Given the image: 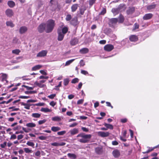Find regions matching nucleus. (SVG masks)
<instances>
[{"label": "nucleus", "instance_id": "1", "mask_svg": "<svg viewBox=\"0 0 159 159\" xmlns=\"http://www.w3.org/2000/svg\"><path fill=\"white\" fill-rule=\"evenodd\" d=\"M90 134H85L84 133L78 134L77 137L78 138V141L81 143H86L88 142L91 137Z\"/></svg>", "mask_w": 159, "mask_h": 159}, {"label": "nucleus", "instance_id": "2", "mask_svg": "<svg viewBox=\"0 0 159 159\" xmlns=\"http://www.w3.org/2000/svg\"><path fill=\"white\" fill-rule=\"evenodd\" d=\"M45 25V32L47 33H50L53 30L55 25V21L52 20H49L47 21Z\"/></svg>", "mask_w": 159, "mask_h": 159}, {"label": "nucleus", "instance_id": "3", "mask_svg": "<svg viewBox=\"0 0 159 159\" xmlns=\"http://www.w3.org/2000/svg\"><path fill=\"white\" fill-rule=\"evenodd\" d=\"M118 22V20L117 18H111L109 20V25L111 27L115 28Z\"/></svg>", "mask_w": 159, "mask_h": 159}, {"label": "nucleus", "instance_id": "4", "mask_svg": "<svg viewBox=\"0 0 159 159\" xmlns=\"http://www.w3.org/2000/svg\"><path fill=\"white\" fill-rule=\"evenodd\" d=\"M5 14L8 17H11L14 15V13L13 10L10 9H8L5 12Z\"/></svg>", "mask_w": 159, "mask_h": 159}, {"label": "nucleus", "instance_id": "5", "mask_svg": "<svg viewBox=\"0 0 159 159\" xmlns=\"http://www.w3.org/2000/svg\"><path fill=\"white\" fill-rule=\"evenodd\" d=\"M48 52L47 50H43L39 52L37 55L38 57H44L46 56Z\"/></svg>", "mask_w": 159, "mask_h": 159}, {"label": "nucleus", "instance_id": "6", "mask_svg": "<svg viewBox=\"0 0 159 159\" xmlns=\"http://www.w3.org/2000/svg\"><path fill=\"white\" fill-rule=\"evenodd\" d=\"M46 25L45 24L42 23L39 25L38 28L39 31L40 33L43 32L44 30L45 31Z\"/></svg>", "mask_w": 159, "mask_h": 159}, {"label": "nucleus", "instance_id": "7", "mask_svg": "<svg viewBox=\"0 0 159 159\" xmlns=\"http://www.w3.org/2000/svg\"><path fill=\"white\" fill-rule=\"evenodd\" d=\"M98 136H101L102 137H105L108 136L110 133L108 132H104L102 131H99L98 132Z\"/></svg>", "mask_w": 159, "mask_h": 159}, {"label": "nucleus", "instance_id": "8", "mask_svg": "<svg viewBox=\"0 0 159 159\" xmlns=\"http://www.w3.org/2000/svg\"><path fill=\"white\" fill-rule=\"evenodd\" d=\"M113 46L110 44H107L104 47V50L108 52L111 51L113 49Z\"/></svg>", "mask_w": 159, "mask_h": 159}, {"label": "nucleus", "instance_id": "9", "mask_svg": "<svg viewBox=\"0 0 159 159\" xmlns=\"http://www.w3.org/2000/svg\"><path fill=\"white\" fill-rule=\"evenodd\" d=\"M57 33L58 34L57 39L58 41H61L63 39L65 34L61 32V30H58Z\"/></svg>", "mask_w": 159, "mask_h": 159}, {"label": "nucleus", "instance_id": "10", "mask_svg": "<svg viewBox=\"0 0 159 159\" xmlns=\"http://www.w3.org/2000/svg\"><path fill=\"white\" fill-rule=\"evenodd\" d=\"M28 30L27 27L25 26L21 27L19 29V33L21 34H23L27 32Z\"/></svg>", "mask_w": 159, "mask_h": 159}, {"label": "nucleus", "instance_id": "11", "mask_svg": "<svg viewBox=\"0 0 159 159\" xmlns=\"http://www.w3.org/2000/svg\"><path fill=\"white\" fill-rule=\"evenodd\" d=\"M152 16L153 14L152 13L146 14L143 16V19L144 20H149L152 18Z\"/></svg>", "mask_w": 159, "mask_h": 159}, {"label": "nucleus", "instance_id": "12", "mask_svg": "<svg viewBox=\"0 0 159 159\" xmlns=\"http://www.w3.org/2000/svg\"><path fill=\"white\" fill-rule=\"evenodd\" d=\"M112 154L115 158H117L120 156V153L118 150L115 149L112 152Z\"/></svg>", "mask_w": 159, "mask_h": 159}, {"label": "nucleus", "instance_id": "13", "mask_svg": "<svg viewBox=\"0 0 159 159\" xmlns=\"http://www.w3.org/2000/svg\"><path fill=\"white\" fill-rule=\"evenodd\" d=\"M69 132L70 133L71 135H73L78 133L79 132V130L77 129L74 128L73 129L70 130Z\"/></svg>", "mask_w": 159, "mask_h": 159}, {"label": "nucleus", "instance_id": "14", "mask_svg": "<svg viewBox=\"0 0 159 159\" xmlns=\"http://www.w3.org/2000/svg\"><path fill=\"white\" fill-rule=\"evenodd\" d=\"M1 76L0 77V79L2 81H7V75L6 74L2 73Z\"/></svg>", "mask_w": 159, "mask_h": 159}, {"label": "nucleus", "instance_id": "15", "mask_svg": "<svg viewBox=\"0 0 159 159\" xmlns=\"http://www.w3.org/2000/svg\"><path fill=\"white\" fill-rule=\"evenodd\" d=\"M129 39L131 41L135 42L138 40V38L135 35H132L130 37Z\"/></svg>", "mask_w": 159, "mask_h": 159}, {"label": "nucleus", "instance_id": "16", "mask_svg": "<svg viewBox=\"0 0 159 159\" xmlns=\"http://www.w3.org/2000/svg\"><path fill=\"white\" fill-rule=\"evenodd\" d=\"M52 120L55 121H60L61 120V117L58 116L52 117Z\"/></svg>", "mask_w": 159, "mask_h": 159}, {"label": "nucleus", "instance_id": "17", "mask_svg": "<svg viewBox=\"0 0 159 159\" xmlns=\"http://www.w3.org/2000/svg\"><path fill=\"white\" fill-rule=\"evenodd\" d=\"M7 4L11 8H12L15 6V3L12 1H8L7 2Z\"/></svg>", "mask_w": 159, "mask_h": 159}, {"label": "nucleus", "instance_id": "18", "mask_svg": "<svg viewBox=\"0 0 159 159\" xmlns=\"http://www.w3.org/2000/svg\"><path fill=\"white\" fill-rule=\"evenodd\" d=\"M21 105L24 106V108L28 110L30 109V106H31V105L29 104L25 103L23 102H21Z\"/></svg>", "mask_w": 159, "mask_h": 159}, {"label": "nucleus", "instance_id": "19", "mask_svg": "<svg viewBox=\"0 0 159 159\" xmlns=\"http://www.w3.org/2000/svg\"><path fill=\"white\" fill-rule=\"evenodd\" d=\"M80 52L81 53L85 54L88 52L89 49L87 48H84L80 49Z\"/></svg>", "mask_w": 159, "mask_h": 159}, {"label": "nucleus", "instance_id": "20", "mask_svg": "<svg viewBox=\"0 0 159 159\" xmlns=\"http://www.w3.org/2000/svg\"><path fill=\"white\" fill-rule=\"evenodd\" d=\"M78 40L75 38L71 40L70 42V44L72 45H75L78 43Z\"/></svg>", "mask_w": 159, "mask_h": 159}, {"label": "nucleus", "instance_id": "21", "mask_svg": "<svg viewBox=\"0 0 159 159\" xmlns=\"http://www.w3.org/2000/svg\"><path fill=\"white\" fill-rule=\"evenodd\" d=\"M42 66L40 65H37L32 67V71H35L40 69L42 67Z\"/></svg>", "mask_w": 159, "mask_h": 159}, {"label": "nucleus", "instance_id": "22", "mask_svg": "<svg viewBox=\"0 0 159 159\" xmlns=\"http://www.w3.org/2000/svg\"><path fill=\"white\" fill-rule=\"evenodd\" d=\"M156 6V4L154 3L148 5L147 7V9L148 10H150L155 8Z\"/></svg>", "mask_w": 159, "mask_h": 159}, {"label": "nucleus", "instance_id": "23", "mask_svg": "<svg viewBox=\"0 0 159 159\" xmlns=\"http://www.w3.org/2000/svg\"><path fill=\"white\" fill-rule=\"evenodd\" d=\"M61 130V128L58 126H52L51 128V130L54 132H57Z\"/></svg>", "mask_w": 159, "mask_h": 159}, {"label": "nucleus", "instance_id": "24", "mask_svg": "<svg viewBox=\"0 0 159 159\" xmlns=\"http://www.w3.org/2000/svg\"><path fill=\"white\" fill-rule=\"evenodd\" d=\"M26 126L28 127L33 128L36 126V124L33 122L29 123L26 124Z\"/></svg>", "mask_w": 159, "mask_h": 159}, {"label": "nucleus", "instance_id": "25", "mask_svg": "<svg viewBox=\"0 0 159 159\" xmlns=\"http://www.w3.org/2000/svg\"><path fill=\"white\" fill-rule=\"evenodd\" d=\"M134 11V7L129 8L127 11V13L128 15L131 14L133 13Z\"/></svg>", "mask_w": 159, "mask_h": 159}, {"label": "nucleus", "instance_id": "26", "mask_svg": "<svg viewBox=\"0 0 159 159\" xmlns=\"http://www.w3.org/2000/svg\"><path fill=\"white\" fill-rule=\"evenodd\" d=\"M6 25L8 26H10L11 27H13L14 26V25L11 21H7L6 22Z\"/></svg>", "mask_w": 159, "mask_h": 159}, {"label": "nucleus", "instance_id": "27", "mask_svg": "<svg viewBox=\"0 0 159 159\" xmlns=\"http://www.w3.org/2000/svg\"><path fill=\"white\" fill-rule=\"evenodd\" d=\"M78 5L77 4H74L71 7V11L72 12H74L76 11L78 8Z\"/></svg>", "mask_w": 159, "mask_h": 159}, {"label": "nucleus", "instance_id": "28", "mask_svg": "<svg viewBox=\"0 0 159 159\" xmlns=\"http://www.w3.org/2000/svg\"><path fill=\"white\" fill-rule=\"evenodd\" d=\"M104 126L107 127V129H113V125L111 124H107L105 123L104 124Z\"/></svg>", "mask_w": 159, "mask_h": 159}, {"label": "nucleus", "instance_id": "29", "mask_svg": "<svg viewBox=\"0 0 159 159\" xmlns=\"http://www.w3.org/2000/svg\"><path fill=\"white\" fill-rule=\"evenodd\" d=\"M124 20V18L123 16L121 14H120L119 17H118V22L119 23H122Z\"/></svg>", "mask_w": 159, "mask_h": 159}, {"label": "nucleus", "instance_id": "30", "mask_svg": "<svg viewBox=\"0 0 159 159\" xmlns=\"http://www.w3.org/2000/svg\"><path fill=\"white\" fill-rule=\"evenodd\" d=\"M41 111L44 112H51V110L47 108L42 107L41 109Z\"/></svg>", "mask_w": 159, "mask_h": 159}, {"label": "nucleus", "instance_id": "31", "mask_svg": "<svg viewBox=\"0 0 159 159\" xmlns=\"http://www.w3.org/2000/svg\"><path fill=\"white\" fill-rule=\"evenodd\" d=\"M96 152L98 154H100L102 152V149L99 147L96 148L95 149Z\"/></svg>", "mask_w": 159, "mask_h": 159}, {"label": "nucleus", "instance_id": "32", "mask_svg": "<svg viewBox=\"0 0 159 159\" xmlns=\"http://www.w3.org/2000/svg\"><path fill=\"white\" fill-rule=\"evenodd\" d=\"M32 116L34 118H39L41 116V114L38 113H33L32 114Z\"/></svg>", "mask_w": 159, "mask_h": 159}, {"label": "nucleus", "instance_id": "33", "mask_svg": "<svg viewBox=\"0 0 159 159\" xmlns=\"http://www.w3.org/2000/svg\"><path fill=\"white\" fill-rule=\"evenodd\" d=\"M119 9L118 8H113L112 9V12L115 15L119 13Z\"/></svg>", "mask_w": 159, "mask_h": 159}, {"label": "nucleus", "instance_id": "34", "mask_svg": "<svg viewBox=\"0 0 159 159\" xmlns=\"http://www.w3.org/2000/svg\"><path fill=\"white\" fill-rule=\"evenodd\" d=\"M24 150L25 152L26 153H29L33 152L32 150L29 148H24Z\"/></svg>", "mask_w": 159, "mask_h": 159}, {"label": "nucleus", "instance_id": "35", "mask_svg": "<svg viewBox=\"0 0 159 159\" xmlns=\"http://www.w3.org/2000/svg\"><path fill=\"white\" fill-rule=\"evenodd\" d=\"M67 155L68 157H69L70 158H72L74 159H75L76 157V155L74 154L69 153L67 154Z\"/></svg>", "mask_w": 159, "mask_h": 159}, {"label": "nucleus", "instance_id": "36", "mask_svg": "<svg viewBox=\"0 0 159 159\" xmlns=\"http://www.w3.org/2000/svg\"><path fill=\"white\" fill-rule=\"evenodd\" d=\"M20 52V51L19 49H16L13 50L12 51V53L16 55H18Z\"/></svg>", "mask_w": 159, "mask_h": 159}, {"label": "nucleus", "instance_id": "37", "mask_svg": "<svg viewBox=\"0 0 159 159\" xmlns=\"http://www.w3.org/2000/svg\"><path fill=\"white\" fill-rule=\"evenodd\" d=\"M75 60V59H72L67 61L66 62L65 66H66L70 65Z\"/></svg>", "mask_w": 159, "mask_h": 159}, {"label": "nucleus", "instance_id": "38", "mask_svg": "<svg viewBox=\"0 0 159 159\" xmlns=\"http://www.w3.org/2000/svg\"><path fill=\"white\" fill-rule=\"evenodd\" d=\"M68 30V29L67 28V27H65L62 29L61 32L65 34L67 32Z\"/></svg>", "mask_w": 159, "mask_h": 159}, {"label": "nucleus", "instance_id": "39", "mask_svg": "<svg viewBox=\"0 0 159 159\" xmlns=\"http://www.w3.org/2000/svg\"><path fill=\"white\" fill-rule=\"evenodd\" d=\"M35 84L40 88L44 87L45 86V85L44 84H42L41 83H39L37 82H36L35 83Z\"/></svg>", "mask_w": 159, "mask_h": 159}, {"label": "nucleus", "instance_id": "40", "mask_svg": "<svg viewBox=\"0 0 159 159\" xmlns=\"http://www.w3.org/2000/svg\"><path fill=\"white\" fill-rule=\"evenodd\" d=\"M26 144L28 146H31L33 148H34V144L33 142L29 141L27 142Z\"/></svg>", "mask_w": 159, "mask_h": 159}, {"label": "nucleus", "instance_id": "41", "mask_svg": "<svg viewBox=\"0 0 159 159\" xmlns=\"http://www.w3.org/2000/svg\"><path fill=\"white\" fill-rule=\"evenodd\" d=\"M69 80L68 79H65L64 80V84L65 86H66L68 84Z\"/></svg>", "mask_w": 159, "mask_h": 159}, {"label": "nucleus", "instance_id": "42", "mask_svg": "<svg viewBox=\"0 0 159 159\" xmlns=\"http://www.w3.org/2000/svg\"><path fill=\"white\" fill-rule=\"evenodd\" d=\"M79 80L77 78H75L73 79L71 81V83H72L75 84L76 83L78 82Z\"/></svg>", "mask_w": 159, "mask_h": 159}, {"label": "nucleus", "instance_id": "43", "mask_svg": "<svg viewBox=\"0 0 159 159\" xmlns=\"http://www.w3.org/2000/svg\"><path fill=\"white\" fill-rule=\"evenodd\" d=\"M139 25L136 23H135L134 24V28L133 29V30H136L139 28Z\"/></svg>", "mask_w": 159, "mask_h": 159}, {"label": "nucleus", "instance_id": "44", "mask_svg": "<svg viewBox=\"0 0 159 159\" xmlns=\"http://www.w3.org/2000/svg\"><path fill=\"white\" fill-rule=\"evenodd\" d=\"M22 87H24L27 90H32L34 89V87H29V86H26L25 85H22Z\"/></svg>", "mask_w": 159, "mask_h": 159}, {"label": "nucleus", "instance_id": "45", "mask_svg": "<svg viewBox=\"0 0 159 159\" xmlns=\"http://www.w3.org/2000/svg\"><path fill=\"white\" fill-rule=\"evenodd\" d=\"M66 132L65 131H62L57 132V134L59 135H62L65 134Z\"/></svg>", "mask_w": 159, "mask_h": 159}, {"label": "nucleus", "instance_id": "46", "mask_svg": "<svg viewBox=\"0 0 159 159\" xmlns=\"http://www.w3.org/2000/svg\"><path fill=\"white\" fill-rule=\"evenodd\" d=\"M46 121V120L43 119L42 120H40L38 121V123L39 125H41L44 123Z\"/></svg>", "mask_w": 159, "mask_h": 159}, {"label": "nucleus", "instance_id": "47", "mask_svg": "<svg viewBox=\"0 0 159 159\" xmlns=\"http://www.w3.org/2000/svg\"><path fill=\"white\" fill-rule=\"evenodd\" d=\"M71 18V15H67L66 17V20L67 21L70 20Z\"/></svg>", "mask_w": 159, "mask_h": 159}, {"label": "nucleus", "instance_id": "48", "mask_svg": "<svg viewBox=\"0 0 159 159\" xmlns=\"http://www.w3.org/2000/svg\"><path fill=\"white\" fill-rule=\"evenodd\" d=\"M56 94H53L48 96V97L49 98L52 99H53L56 96Z\"/></svg>", "mask_w": 159, "mask_h": 159}, {"label": "nucleus", "instance_id": "49", "mask_svg": "<svg viewBox=\"0 0 159 159\" xmlns=\"http://www.w3.org/2000/svg\"><path fill=\"white\" fill-rule=\"evenodd\" d=\"M81 73L85 75L88 74V73L87 71L83 70H81Z\"/></svg>", "mask_w": 159, "mask_h": 159}, {"label": "nucleus", "instance_id": "50", "mask_svg": "<svg viewBox=\"0 0 159 159\" xmlns=\"http://www.w3.org/2000/svg\"><path fill=\"white\" fill-rule=\"evenodd\" d=\"M7 143L6 142H4L3 144H1V147L2 148H4L7 146Z\"/></svg>", "mask_w": 159, "mask_h": 159}, {"label": "nucleus", "instance_id": "51", "mask_svg": "<svg viewBox=\"0 0 159 159\" xmlns=\"http://www.w3.org/2000/svg\"><path fill=\"white\" fill-rule=\"evenodd\" d=\"M39 139L41 140H45L46 139V137L44 136H40L39 137Z\"/></svg>", "mask_w": 159, "mask_h": 159}, {"label": "nucleus", "instance_id": "52", "mask_svg": "<svg viewBox=\"0 0 159 159\" xmlns=\"http://www.w3.org/2000/svg\"><path fill=\"white\" fill-rule=\"evenodd\" d=\"M96 0H89V4L90 5L92 6L95 2Z\"/></svg>", "mask_w": 159, "mask_h": 159}, {"label": "nucleus", "instance_id": "53", "mask_svg": "<svg viewBox=\"0 0 159 159\" xmlns=\"http://www.w3.org/2000/svg\"><path fill=\"white\" fill-rule=\"evenodd\" d=\"M84 102V100L83 99H80L78 100L77 102V104L79 105L80 104H82Z\"/></svg>", "mask_w": 159, "mask_h": 159}, {"label": "nucleus", "instance_id": "54", "mask_svg": "<svg viewBox=\"0 0 159 159\" xmlns=\"http://www.w3.org/2000/svg\"><path fill=\"white\" fill-rule=\"evenodd\" d=\"M51 145L54 146H59V143L57 142H54L51 143Z\"/></svg>", "mask_w": 159, "mask_h": 159}, {"label": "nucleus", "instance_id": "55", "mask_svg": "<svg viewBox=\"0 0 159 159\" xmlns=\"http://www.w3.org/2000/svg\"><path fill=\"white\" fill-rule=\"evenodd\" d=\"M85 63L84 62L83 60H81L80 62V66H83L85 65Z\"/></svg>", "mask_w": 159, "mask_h": 159}, {"label": "nucleus", "instance_id": "56", "mask_svg": "<svg viewBox=\"0 0 159 159\" xmlns=\"http://www.w3.org/2000/svg\"><path fill=\"white\" fill-rule=\"evenodd\" d=\"M77 124H78V123H73L72 124L70 125H69V127H75L77 125Z\"/></svg>", "mask_w": 159, "mask_h": 159}, {"label": "nucleus", "instance_id": "57", "mask_svg": "<svg viewBox=\"0 0 159 159\" xmlns=\"http://www.w3.org/2000/svg\"><path fill=\"white\" fill-rule=\"evenodd\" d=\"M20 98H23V99H27L28 98H30V97L28 96H21L19 97Z\"/></svg>", "mask_w": 159, "mask_h": 159}, {"label": "nucleus", "instance_id": "58", "mask_svg": "<svg viewBox=\"0 0 159 159\" xmlns=\"http://www.w3.org/2000/svg\"><path fill=\"white\" fill-rule=\"evenodd\" d=\"M49 77L48 76H44L43 75H41L39 77V79H47Z\"/></svg>", "mask_w": 159, "mask_h": 159}, {"label": "nucleus", "instance_id": "59", "mask_svg": "<svg viewBox=\"0 0 159 159\" xmlns=\"http://www.w3.org/2000/svg\"><path fill=\"white\" fill-rule=\"evenodd\" d=\"M44 105V103L40 102V103L35 104V105L36 106H43Z\"/></svg>", "mask_w": 159, "mask_h": 159}, {"label": "nucleus", "instance_id": "60", "mask_svg": "<svg viewBox=\"0 0 159 159\" xmlns=\"http://www.w3.org/2000/svg\"><path fill=\"white\" fill-rule=\"evenodd\" d=\"M106 9L105 8H103L102 11H101L100 14L103 15L106 13Z\"/></svg>", "mask_w": 159, "mask_h": 159}, {"label": "nucleus", "instance_id": "61", "mask_svg": "<svg viewBox=\"0 0 159 159\" xmlns=\"http://www.w3.org/2000/svg\"><path fill=\"white\" fill-rule=\"evenodd\" d=\"M24 136L22 134H20L18 136L17 139L18 140H20L22 139L23 138Z\"/></svg>", "mask_w": 159, "mask_h": 159}, {"label": "nucleus", "instance_id": "62", "mask_svg": "<svg viewBox=\"0 0 159 159\" xmlns=\"http://www.w3.org/2000/svg\"><path fill=\"white\" fill-rule=\"evenodd\" d=\"M81 129L84 131L88 132L89 131V129L85 127H82Z\"/></svg>", "mask_w": 159, "mask_h": 159}, {"label": "nucleus", "instance_id": "63", "mask_svg": "<svg viewBox=\"0 0 159 159\" xmlns=\"http://www.w3.org/2000/svg\"><path fill=\"white\" fill-rule=\"evenodd\" d=\"M106 103L107 104V106L111 107V108H113V106H111V103L110 102H106Z\"/></svg>", "mask_w": 159, "mask_h": 159}, {"label": "nucleus", "instance_id": "64", "mask_svg": "<svg viewBox=\"0 0 159 159\" xmlns=\"http://www.w3.org/2000/svg\"><path fill=\"white\" fill-rule=\"evenodd\" d=\"M56 104V103L54 101H52L50 103V105L52 107H54Z\"/></svg>", "mask_w": 159, "mask_h": 159}]
</instances>
